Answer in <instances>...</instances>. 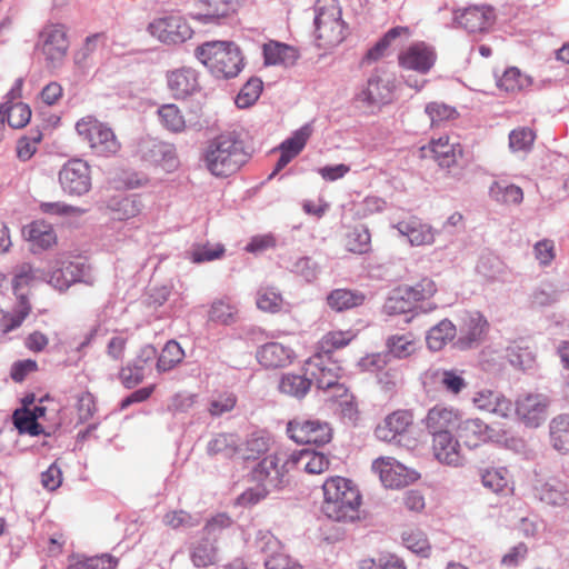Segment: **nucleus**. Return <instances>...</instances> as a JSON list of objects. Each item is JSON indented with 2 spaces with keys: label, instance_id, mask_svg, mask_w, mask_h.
I'll return each instance as SVG.
<instances>
[{
  "label": "nucleus",
  "instance_id": "f257e3e1",
  "mask_svg": "<svg viewBox=\"0 0 569 569\" xmlns=\"http://www.w3.org/2000/svg\"><path fill=\"white\" fill-rule=\"evenodd\" d=\"M322 511L337 522H353L360 519L362 496L358 486L350 479L333 476L322 485Z\"/></svg>",
  "mask_w": 569,
  "mask_h": 569
},
{
  "label": "nucleus",
  "instance_id": "f03ea898",
  "mask_svg": "<svg viewBox=\"0 0 569 569\" xmlns=\"http://www.w3.org/2000/svg\"><path fill=\"white\" fill-rule=\"evenodd\" d=\"M248 158L238 134L223 132L208 141L201 159L212 176L227 178L239 171Z\"/></svg>",
  "mask_w": 569,
  "mask_h": 569
},
{
  "label": "nucleus",
  "instance_id": "7ed1b4c3",
  "mask_svg": "<svg viewBox=\"0 0 569 569\" xmlns=\"http://www.w3.org/2000/svg\"><path fill=\"white\" fill-rule=\"evenodd\" d=\"M196 57L218 78L237 77L243 68V57L230 41H210L196 49Z\"/></svg>",
  "mask_w": 569,
  "mask_h": 569
},
{
  "label": "nucleus",
  "instance_id": "20e7f679",
  "mask_svg": "<svg viewBox=\"0 0 569 569\" xmlns=\"http://www.w3.org/2000/svg\"><path fill=\"white\" fill-rule=\"evenodd\" d=\"M316 37L319 47L330 48L345 39L346 24L338 0H317L315 6Z\"/></svg>",
  "mask_w": 569,
  "mask_h": 569
},
{
  "label": "nucleus",
  "instance_id": "39448f33",
  "mask_svg": "<svg viewBox=\"0 0 569 569\" xmlns=\"http://www.w3.org/2000/svg\"><path fill=\"white\" fill-rule=\"evenodd\" d=\"M76 131L97 156L110 157L121 149V143L113 130L92 116H86L78 120Z\"/></svg>",
  "mask_w": 569,
  "mask_h": 569
},
{
  "label": "nucleus",
  "instance_id": "423d86ee",
  "mask_svg": "<svg viewBox=\"0 0 569 569\" xmlns=\"http://www.w3.org/2000/svg\"><path fill=\"white\" fill-rule=\"evenodd\" d=\"M58 413V403L46 396L40 399V403L34 406L33 409L27 407L17 409L12 415V421L19 433L39 436L44 433V428L39 420L41 419L44 422H49L51 427H59L62 420Z\"/></svg>",
  "mask_w": 569,
  "mask_h": 569
},
{
  "label": "nucleus",
  "instance_id": "0eeeda50",
  "mask_svg": "<svg viewBox=\"0 0 569 569\" xmlns=\"http://www.w3.org/2000/svg\"><path fill=\"white\" fill-rule=\"evenodd\" d=\"M416 423L415 416L411 410L398 409L385 417V419L377 425L375 429L376 437L385 442L402 443L403 446L413 449L417 446L418 439L410 437L415 433Z\"/></svg>",
  "mask_w": 569,
  "mask_h": 569
},
{
  "label": "nucleus",
  "instance_id": "6e6552de",
  "mask_svg": "<svg viewBox=\"0 0 569 569\" xmlns=\"http://www.w3.org/2000/svg\"><path fill=\"white\" fill-rule=\"evenodd\" d=\"M149 34L162 43L178 44L192 37V29L179 12L169 11L153 18L148 27Z\"/></svg>",
  "mask_w": 569,
  "mask_h": 569
},
{
  "label": "nucleus",
  "instance_id": "1a4fd4ad",
  "mask_svg": "<svg viewBox=\"0 0 569 569\" xmlns=\"http://www.w3.org/2000/svg\"><path fill=\"white\" fill-rule=\"evenodd\" d=\"M291 471L290 452L277 450L258 462L251 471V478L257 483L277 490L282 487Z\"/></svg>",
  "mask_w": 569,
  "mask_h": 569
},
{
  "label": "nucleus",
  "instance_id": "9d476101",
  "mask_svg": "<svg viewBox=\"0 0 569 569\" xmlns=\"http://www.w3.org/2000/svg\"><path fill=\"white\" fill-rule=\"evenodd\" d=\"M37 49L44 56L48 68H60L69 50L67 28L60 23L46 24L39 33Z\"/></svg>",
  "mask_w": 569,
  "mask_h": 569
},
{
  "label": "nucleus",
  "instance_id": "9b49d317",
  "mask_svg": "<svg viewBox=\"0 0 569 569\" xmlns=\"http://www.w3.org/2000/svg\"><path fill=\"white\" fill-rule=\"evenodd\" d=\"M76 282L93 284L94 278L90 266L81 257L57 260L50 272L49 283L56 289L64 291Z\"/></svg>",
  "mask_w": 569,
  "mask_h": 569
},
{
  "label": "nucleus",
  "instance_id": "f8f14e48",
  "mask_svg": "<svg viewBox=\"0 0 569 569\" xmlns=\"http://www.w3.org/2000/svg\"><path fill=\"white\" fill-rule=\"evenodd\" d=\"M287 432L297 443L323 446L331 441L332 429L328 422L296 418L288 422Z\"/></svg>",
  "mask_w": 569,
  "mask_h": 569
},
{
  "label": "nucleus",
  "instance_id": "ddd939ff",
  "mask_svg": "<svg viewBox=\"0 0 569 569\" xmlns=\"http://www.w3.org/2000/svg\"><path fill=\"white\" fill-rule=\"evenodd\" d=\"M372 470L378 473L386 488L399 489L417 481L420 475L400 463L393 457H379L372 462Z\"/></svg>",
  "mask_w": 569,
  "mask_h": 569
},
{
  "label": "nucleus",
  "instance_id": "4468645a",
  "mask_svg": "<svg viewBox=\"0 0 569 569\" xmlns=\"http://www.w3.org/2000/svg\"><path fill=\"white\" fill-rule=\"evenodd\" d=\"M59 183L70 196H82L91 189L90 167L80 159L68 161L59 171Z\"/></svg>",
  "mask_w": 569,
  "mask_h": 569
},
{
  "label": "nucleus",
  "instance_id": "2eb2a0df",
  "mask_svg": "<svg viewBox=\"0 0 569 569\" xmlns=\"http://www.w3.org/2000/svg\"><path fill=\"white\" fill-rule=\"evenodd\" d=\"M425 299V287L399 286L395 288L386 299L382 310L388 316L413 312Z\"/></svg>",
  "mask_w": 569,
  "mask_h": 569
},
{
  "label": "nucleus",
  "instance_id": "dca6fc26",
  "mask_svg": "<svg viewBox=\"0 0 569 569\" xmlns=\"http://www.w3.org/2000/svg\"><path fill=\"white\" fill-rule=\"evenodd\" d=\"M140 159L149 164L160 167L167 172H172L179 167L176 148L154 139L142 140L138 146Z\"/></svg>",
  "mask_w": 569,
  "mask_h": 569
},
{
  "label": "nucleus",
  "instance_id": "f3484780",
  "mask_svg": "<svg viewBox=\"0 0 569 569\" xmlns=\"http://www.w3.org/2000/svg\"><path fill=\"white\" fill-rule=\"evenodd\" d=\"M550 399L543 393H528L520 396L516 401V413L519 419L530 428H537L548 417Z\"/></svg>",
  "mask_w": 569,
  "mask_h": 569
},
{
  "label": "nucleus",
  "instance_id": "a211bd4d",
  "mask_svg": "<svg viewBox=\"0 0 569 569\" xmlns=\"http://www.w3.org/2000/svg\"><path fill=\"white\" fill-rule=\"evenodd\" d=\"M455 20L470 33L487 32L495 23V11L489 6H473L458 11Z\"/></svg>",
  "mask_w": 569,
  "mask_h": 569
},
{
  "label": "nucleus",
  "instance_id": "6ab92c4d",
  "mask_svg": "<svg viewBox=\"0 0 569 569\" xmlns=\"http://www.w3.org/2000/svg\"><path fill=\"white\" fill-rule=\"evenodd\" d=\"M167 84L176 99H186L200 90L199 73L190 67L173 69L167 73Z\"/></svg>",
  "mask_w": 569,
  "mask_h": 569
},
{
  "label": "nucleus",
  "instance_id": "aec40b11",
  "mask_svg": "<svg viewBox=\"0 0 569 569\" xmlns=\"http://www.w3.org/2000/svg\"><path fill=\"white\" fill-rule=\"evenodd\" d=\"M306 375L310 376L319 389L327 390L340 379V368L331 362H326L321 353L309 358L305 366Z\"/></svg>",
  "mask_w": 569,
  "mask_h": 569
},
{
  "label": "nucleus",
  "instance_id": "412c9836",
  "mask_svg": "<svg viewBox=\"0 0 569 569\" xmlns=\"http://www.w3.org/2000/svg\"><path fill=\"white\" fill-rule=\"evenodd\" d=\"M432 449L435 458L443 465L458 467L461 465L459 441L449 430L432 431Z\"/></svg>",
  "mask_w": 569,
  "mask_h": 569
},
{
  "label": "nucleus",
  "instance_id": "4be33fe9",
  "mask_svg": "<svg viewBox=\"0 0 569 569\" xmlns=\"http://www.w3.org/2000/svg\"><path fill=\"white\" fill-rule=\"evenodd\" d=\"M295 351L280 342H268L257 349L256 358L266 369L283 368L292 363Z\"/></svg>",
  "mask_w": 569,
  "mask_h": 569
},
{
  "label": "nucleus",
  "instance_id": "5701e85b",
  "mask_svg": "<svg viewBox=\"0 0 569 569\" xmlns=\"http://www.w3.org/2000/svg\"><path fill=\"white\" fill-rule=\"evenodd\" d=\"M459 439L468 447L476 448L481 442L492 441L496 438L495 429L480 419H467L457 426Z\"/></svg>",
  "mask_w": 569,
  "mask_h": 569
},
{
  "label": "nucleus",
  "instance_id": "b1692460",
  "mask_svg": "<svg viewBox=\"0 0 569 569\" xmlns=\"http://www.w3.org/2000/svg\"><path fill=\"white\" fill-rule=\"evenodd\" d=\"M291 470L320 475L329 469L330 459L322 452L302 449L290 452Z\"/></svg>",
  "mask_w": 569,
  "mask_h": 569
},
{
  "label": "nucleus",
  "instance_id": "393cba45",
  "mask_svg": "<svg viewBox=\"0 0 569 569\" xmlns=\"http://www.w3.org/2000/svg\"><path fill=\"white\" fill-rule=\"evenodd\" d=\"M472 402L479 410L493 413L501 418H507L513 408L512 402L501 392L490 389H481L475 392Z\"/></svg>",
  "mask_w": 569,
  "mask_h": 569
},
{
  "label": "nucleus",
  "instance_id": "a878e982",
  "mask_svg": "<svg viewBox=\"0 0 569 569\" xmlns=\"http://www.w3.org/2000/svg\"><path fill=\"white\" fill-rule=\"evenodd\" d=\"M312 129L309 124L301 127L295 131L293 134L286 139L279 147L280 158L276 164L272 174L282 170L292 159H295L306 147L309 138L311 137Z\"/></svg>",
  "mask_w": 569,
  "mask_h": 569
},
{
  "label": "nucleus",
  "instance_id": "bb28decb",
  "mask_svg": "<svg viewBox=\"0 0 569 569\" xmlns=\"http://www.w3.org/2000/svg\"><path fill=\"white\" fill-rule=\"evenodd\" d=\"M488 322L480 312H468L463 318L457 345L460 349H469L483 337Z\"/></svg>",
  "mask_w": 569,
  "mask_h": 569
},
{
  "label": "nucleus",
  "instance_id": "cd10ccee",
  "mask_svg": "<svg viewBox=\"0 0 569 569\" xmlns=\"http://www.w3.org/2000/svg\"><path fill=\"white\" fill-rule=\"evenodd\" d=\"M535 497L550 506H565L569 499L567 485L557 478L538 480L533 487Z\"/></svg>",
  "mask_w": 569,
  "mask_h": 569
},
{
  "label": "nucleus",
  "instance_id": "c85d7f7f",
  "mask_svg": "<svg viewBox=\"0 0 569 569\" xmlns=\"http://www.w3.org/2000/svg\"><path fill=\"white\" fill-rule=\"evenodd\" d=\"M431 158L441 168H451L462 157L463 150L459 142L451 141L449 137L432 139L430 144Z\"/></svg>",
  "mask_w": 569,
  "mask_h": 569
},
{
  "label": "nucleus",
  "instance_id": "c756f323",
  "mask_svg": "<svg viewBox=\"0 0 569 569\" xmlns=\"http://www.w3.org/2000/svg\"><path fill=\"white\" fill-rule=\"evenodd\" d=\"M23 238L32 247L40 249H49L58 244V237L52 224L43 221H33L22 229Z\"/></svg>",
  "mask_w": 569,
  "mask_h": 569
},
{
  "label": "nucleus",
  "instance_id": "7c9ffc66",
  "mask_svg": "<svg viewBox=\"0 0 569 569\" xmlns=\"http://www.w3.org/2000/svg\"><path fill=\"white\" fill-rule=\"evenodd\" d=\"M264 63L268 66H293L299 58L298 50L279 41H269L263 44Z\"/></svg>",
  "mask_w": 569,
  "mask_h": 569
},
{
  "label": "nucleus",
  "instance_id": "2f4dec72",
  "mask_svg": "<svg viewBox=\"0 0 569 569\" xmlns=\"http://www.w3.org/2000/svg\"><path fill=\"white\" fill-rule=\"evenodd\" d=\"M272 445V438L268 433L252 432L244 441L240 442L239 457L243 460H257L270 451Z\"/></svg>",
  "mask_w": 569,
  "mask_h": 569
},
{
  "label": "nucleus",
  "instance_id": "473e14b6",
  "mask_svg": "<svg viewBox=\"0 0 569 569\" xmlns=\"http://www.w3.org/2000/svg\"><path fill=\"white\" fill-rule=\"evenodd\" d=\"M357 99L367 106H380L391 100V90L378 76L368 80L367 87L357 96Z\"/></svg>",
  "mask_w": 569,
  "mask_h": 569
},
{
  "label": "nucleus",
  "instance_id": "72a5a7b5",
  "mask_svg": "<svg viewBox=\"0 0 569 569\" xmlns=\"http://www.w3.org/2000/svg\"><path fill=\"white\" fill-rule=\"evenodd\" d=\"M489 196L502 206H519L523 201V191L519 186L499 180L490 184Z\"/></svg>",
  "mask_w": 569,
  "mask_h": 569
},
{
  "label": "nucleus",
  "instance_id": "f704fd0d",
  "mask_svg": "<svg viewBox=\"0 0 569 569\" xmlns=\"http://www.w3.org/2000/svg\"><path fill=\"white\" fill-rule=\"evenodd\" d=\"M207 451L210 456H221L228 459L239 457V437L234 433H218L208 442Z\"/></svg>",
  "mask_w": 569,
  "mask_h": 569
},
{
  "label": "nucleus",
  "instance_id": "c9c22d12",
  "mask_svg": "<svg viewBox=\"0 0 569 569\" xmlns=\"http://www.w3.org/2000/svg\"><path fill=\"white\" fill-rule=\"evenodd\" d=\"M365 295L349 289H335L327 296V305L333 311L341 312L361 306Z\"/></svg>",
  "mask_w": 569,
  "mask_h": 569
},
{
  "label": "nucleus",
  "instance_id": "e433bc0d",
  "mask_svg": "<svg viewBox=\"0 0 569 569\" xmlns=\"http://www.w3.org/2000/svg\"><path fill=\"white\" fill-rule=\"evenodd\" d=\"M459 423L458 411L441 406L429 409V433L432 431L456 429Z\"/></svg>",
  "mask_w": 569,
  "mask_h": 569
},
{
  "label": "nucleus",
  "instance_id": "4c0bfd02",
  "mask_svg": "<svg viewBox=\"0 0 569 569\" xmlns=\"http://www.w3.org/2000/svg\"><path fill=\"white\" fill-rule=\"evenodd\" d=\"M197 16L213 20L228 16L234 10V0H194Z\"/></svg>",
  "mask_w": 569,
  "mask_h": 569
},
{
  "label": "nucleus",
  "instance_id": "58836bf2",
  "mask_svg": "<svg viewBox=\"0 0 569 569\" xmlns=\"http://www.w3.org/2000/svg\"><path fill=\"white\" fill-rule=\"evenodd\" d=\"M399 64L403 69L425 72L427 70V47L423 42L410 46L399 54Z\"/></svg>",
  "mask_w": 569,
  "mask_h": 569
},
{
  "label": "nucleus",
  "instance_id": "ea45409f",
  "mask_svg": "<svg viewBox=\"0 0 569 569\" xmlns=\"http://www.w3.org/2000/svg\"><path fill=\"white\" fill-rule=\"evenodd\" d=\"M357 337L353 330H331L318 342L319 353L330 355L348 346Z\"/></svg>",
  "mask_w": 569,
  "mask_h": 569
},
{
  "label": "nucleus",
  "instance_id": "a19ab883",
  "mask_svg": "<svg viewBox=\"0 0 569 569\" xmlns=\"http://www.w3.org/2000/svg\"><path fill=\"white\" fill-rule=\"evenodd\" d=\"M161 126L173 133L183 132L187 121L182 111L173 103L163 104L158 109Z\"/></svg>",
  "mask_w": 569,
  "mask_h": 569
},
{
  "label": "nucleus",
  "instance_id": "79ce46f5",
  "mask_svg": "<svg viewBox=\"0 0 569 569\" xmlns=\"http://www.w3.org/2000/svg\"><path fill=\"white\" fill-rule=\"evenodd\" d=\"M262 551L267 555L264 566L267 569H287L290 565L289 557L283 552L282 547L274 537H264Z\"/></svg>",
  "mask_w": 569,
  "mask_h": 569
},
{
  "label": "nucleus",
  "instance_id": "37998d69",
  "mask_svg": "<svg viewBox=\"0 0 569 569\" xmlns=\"http://www.w3.org/2000/svg\"><path fill=\"white\" fill-rule=\"evenodd\" d=\"M130 332L128 329L114 330L106 342L104 352L109 360L120 363L126 357Z\"/></svg>",
  "mask_w": 569,
  "mask_h": 569
},
{
  "label": "nucleus",
  "instance_id": "c03bdc74",
  "mask_svg": "<svg viewBox=\"0 0 569 569\" xmlns=\"http://www.w3.org/2000/svg\"><path fill=\"white\" fill-rule=\"evenodd\" d=\"M532 80L529 76L522 73L518 68H508L498 79V87L506 92H519L529 88Z\"/></svg>",
  "mask_w": 569,
  "mask_h": 569
},
{
  "label": "nucleus",
  "instance_id": "a18cd8bd",
  "mask_svg": "<svg viewBox=\"0 0 569 569\" xmlns=\"http://www.w3.org/2000/svg\"><path fill=\"white\" fill-rule=\"evenodd\" d=\"M257 308L263 312L278 313L283 306V298L274 287L262 286L257 291Z\"/></svg>",
  "mask_w": 569,
  "mask_h": 569
},
{
  "label": "nucleus",
  "instance_id": "49530a36",
  "mask_svg": "<svg viewBox=\"0 0 569 569\" xmlns=\"http://www.w3.org/2000/svg\"><path fill=\"white\" fill-rule=\"evenodd\" d=\"M550 438L556 450L569 452V415H560L551 420Z\"/></svg>",
  "mask_w": 569,
  "mask_h": 569
},
{
  "label": "nucleus",
  "instance_id": "de8ad7c7",
  "mask_svg": "<svg viewBox=\"0 0 569 569\" xmlns=\"http://www.w3.org/2000/svg\"><path fill=\"white\" fill-rule=\"evenodd\" d=\"M190 559L198 568L211 566L217 560V547L209 541V537L193 543L190 551Z\"/></svg>",
  "mask_w": 569,
  "mask_h": 569
},
{
  "label": "nucleus",
  "instance_id": "09e8293b",
  "mask_svg": "<svg viewBox=\"0 0 569 569\" xmlns=\"http://www.w3.org/2000/svg\"><path fill=\"white\" fill-rule=\"evenodd\" d=\"M481 483L488 490L495 493H501L508 489V470L503 467L486 468L479 471Z\"/></svg>",
  "mask_w": 569,
  "mask_h": 569
},
{
  "label": "nucleus",
  "instance_id": "8fccbe9b",
  "mask_svg": "<svg viewBox=\"0 0 569 569\" xmlns=\"http://www.w3.org/2000/svg\"><path fill=\"white\" fill-rule=\"evenodd\" d=\"M108 209L112 219L123 221L139 214L140 202L131 197H122L120 199H112L108 204Z\"/></svg>",
  "mask_w": 569,
  "mask_h": 569
},
{
  "label": "nucleus",
  "instance_id": "3c124183",
  "mask_svg": "<svg viewBox=\"0 0 569 569\" xmlns=\"http://www.w3.org/2000/svg\"><path fill=\"white\" fill-rule=\"evenodd\" d=\"M455 325L443 319L429 329V350L437 351L443 348L456 336Z\"/></svg>",
  "mask_w": 569,
  "mask_h": 569
},
{
  "label": "nucleus",
  "instance_id": "603ef678",
  "mask_svg": "<svg viewBox=\"0 0 569 569\" xmlns=\"http://www.w3.org/2000/svg\"><path fill=\"white\" fill-rule=\"evenodd\" d=\"M184 352L177 341H168L157 361V370L159 372H166L173 369L178 363L182 361Z\"/></svg>",
  "mask_w": 569,
  "mask_h": 569
},
{
  "label": "nucleus",
  "instance_id": "864d4df0",
  "mask_svg": "<svg viewBox=\"0 0 569 569\" xmlns=\"http://www.w3.org/2000/svg\"><path fill=\"white\" fill-rule=\"evenodd\" d=\"M399 37H410V30L407 27H395L390 29L382 39H380L366 54L368 60H378L383 57L391 42Z\"/></svg>",
  "mask_w": 569,
  "mask_h": 569
},
{
  "label": "nucleus",
  "instance_id": "5fc2aeb1",
  "mask_svg": "<svg viewBox=\"0 0 569 569\" xmlns=\"http://www.w3.org/2000/svg\"><path fill=\"white\" fill-rule=\"evenodd\" d=\"M399 37H410V30L407 27H395L390 29L382 39H380L366 54L368 60H378L383 57L391 42Z\"/></svg>",
  "mask_w": 569,
  "mask_h": 569
},
{
  "label": "nucleus",
  "instance_id": "6e6d98bb",
  "mask_svg": "<svg viewBox=\"0 0 569 569\" xmlns=\"http://www.w3.org/2000/svg\"><path fill=\"white\" fill-rule=\"evenodd\" d=\"M433 383L440 385L446 391L458 395L467 388L468 383L456 370L436 371L432 375Z\"/></svg>",
  "mask_w": 569,
  "mask_h": 569
},
{
  "label": "nucleus",
  "instance_id": "4d7b16f0",
  "mask_svg": "<svg viewBox=\"0 0 569 569\" xmlns=\"http://www.w3.org/2000/svg\"><path fill=\"white\" fill-rule=\"evenodd\" d=\"M311 386V379L300 375H284L279 383L282 393L301 398L306 396Z\"/></svg>",
  "mask_w": 569,
  "mask_h": 569
},
{
  "label": "nucleus",
  "instance_id": "13d9d810",
  "mask_svg": "<svg viewBox=\"0 0 569 569\" xmlns=\"http://www.w3.org/2000/svg\"><path fill=\"white\" fill-rule=\"evenodd\" d=\"M262 81L258 78L249 79L236 98V104L239 108H248L252 106L262 92Z\"/></svg>",
  "mask_w": 569,
  "mask_h": 569
},
{
  "label": "nucleus",
  "instance_id": "bf43d9fd",
  "mask_svg": "<svg viewBox=\"0 0 569 569\" xmlns=\"http://www.w3.org/2000/svg\"><path fill=\"white\" fill-rule=\"evenodd\" d=\"M4 116L10 127L20 129L26 127L31 118V109L23 102H17L9 107L4 106Z\"/></svg>",
  "mask_w": 569,
  "mask_h": 569
},
{
  "label": "nucleus",
  "instance_id": "052dcab7",
  "mask_svg": "<svg viewBox=\"0 0 569 569\" xmlns=\"http://www.w3.org/2000/svg\"><path fill=\"white\" fill-rule=\"evenodd\" d=\"M536 133L528 127L513 129L509 134V147L513 152L528 151L531 149Z\"/></svg>",
  "mask_w": 569,
  "mask_h": 569
},
{
  "label": "nucleus",
  "instance_id": "680f3d73",
  "mask_svg": "<svg viewBox=\"0 0 569 569\" xmlns=\"http://www.w3.org/2000/svg\"><path fill=\"white\" fill-rule=\"evenodd\" d=\"M273 489L257 483L254 487L248 488L236 500V505L243 508H251L267 498Z\"/></svg>",
  "mask_w": 569,
  "mask_h": 569
},
{
  "label": "nucleus",
  "instance_id": "e2e57ef3",
  "mask_svg": "<svg viewBox=\"0 0 569 569\" xmlns=\"http://www.w3.org/2000/svg\"><path fill=\"white\" fill-rule=\"evenodd\" d=\"M29 312L30 306H26L24 300H22V308L19 307V310L16 315L6 312L0 308V336H3L9 331L18 328Z\"/></svg>",
  "mask_w": 569,
  "mask_h": 569
},
{
  "label": "nucleus",
  "instance_id": "0e129e2a",
  "mask_svg": "<svg viewBox=\"0 0 569 569\" xmlns=\"http://www.w3.org/2000/svg\"><path fill=\"white\" fill-rule=\"evenodd\" d=\"M118 378L126 388L132 389L144 379L143 366L139 363H128L121 367Z\"/></svg>",
  "mask_w": 569,
  "mask_h": 569
},
{
  "label": "nucleus",
  "instance_id": "69168bd1",
  "mask_svg": "<svg viewBox=\"0 0 569 569\" xmlns=\"http://www.w3.org/2000/svg\"><path fill=\"white\" fill-rule=\"evenodd\" d=\"M388 347L393 356L405 358L416 351L417 342L408 335L393 336L389 339Z\"/></svg>",
  "mask_w": 569,
  "mask_h": 569
},
{
  "label": "nucleus",
  "instance_id": "338daca9",
  "mask_svg": "<svg viewBox=\"0 0 569 569\" xmlns=\"http://www.w3.org/2000/svg\"><path fill=\"white\" fill-rule=\"evenodd\" d=\"M507 356L513 367L520 369L530 368L533 362V353L528 347L516 343L508 348Z\"/></svg>",
  "mask_w": 569,
  "mask_h": 569
},
{
  "label": "nucleus",
  "instance_id": "774afa93",
  "mask_svg": "<svg viewBox=\"0 0 569 569\" xmlns=\"http://www.w3.org/2000/svg\"><path fill=\"white\" fill-rule=\"evenodd\" d=\"M237 403V398L231 392H223L212 398L209 405L211 416H221L231 411Z\"/></svg>",
  "mask_w": 569,
  "mask_h": 569
}]
</instances>
